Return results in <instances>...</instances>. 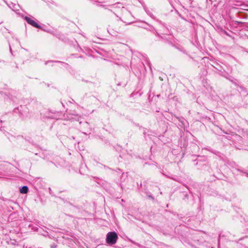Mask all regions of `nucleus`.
<instances>
[{"mask_svg": "<svg viewBox=\"0 0 248 248\" xmlns=\"http://www.w3.org/2000/svg\"><path fill=\"white\" fill-rule=\"evenodd\" d=\"M118 235L115 232H110L107 233L106 242L110 245H112L116 243Z\"/></svg>", "mask_w": 248, "mask_h": 248, "instance_id": "obj_1", "label": "nucleus"}, {"mask_svg": "<svg viewBox=\"0 0 248 248\" xmlns=\"http://www.w3.org/2000/svg\"><path fill=\"white\" fill-rule=\"evenodd\" d=\"M28 187L27 186H23L20 188V192L22 194H26L28 192Z\"/></svg>", "mask_w": 248, "mask_h": 248, "instance_id": "obj_3", "label": "nucleus"}, {"mask_svg": "<svg viewBox=\"0 0 248 248\" xmlns=\"http://www.w3.org/2000/svg\"><path fill=\"white\" fill-rule=\"evenodd\" d=\"M51 247H52V248H55L56 247V246H53H53H51Z\"/></svg>", "mask_w": 248, "mask_h": 248, "instance_id": "obj_5", "label": "nucleus"}, {"mask_svg": "<svg viewBox=\"0 0 248 248\" xmlns=\"http://www.w3.org/2000/svg\"><path fill=\"white\" fill-rule=\"evenodd\" d=\"M25 19L28 22V23L31 25V26H32L34 27H36L37 28H38V29L41 28V26H39L35 21L32 20L31 18L28 16H25Z\"/></svg>", "mask_w": 248, "mask_h": 248, "instance_id": "obj_2", "label": "nucleus"}, {"mask_svg": "<svg viewBox=\"0 0 248 248\" xmlns=\"http://www.w3.org/2000/svg\"><path fill=\"white\" fill-rule=\"evenodd\" d=\"M108 31L110 34H111L112 35H115V33L113 31V30H112V29H111L110 28H108Z\"/></svg>", "mask_w": 248, "mask_h": 248, "instance_id": "obj_4", "label": "nucleus"}]
</instances>
